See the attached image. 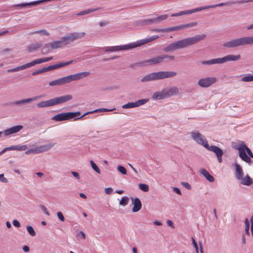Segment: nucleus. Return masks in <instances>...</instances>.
Listing matches in <instances>:
<instances>
[{"mask_svg": "<svg viewBox=\"0 0 253 253\" xmlns=\"http://www.w3.org/2000/svg\"><path fill=\"white\" fill-rule=\"evenodd\" d=\"M206 37L205 34L198 35L194 37L185 38L176 42H172L164 48V51L167 52H171L178 49L184 48L196 44Z\"/></svg>", "mask_w": 253, "mask_h": 253, "instance_id": "obj_1", "label": "nucleus"}, {"mask_svg": "<svg viewBox=\"0 0 253 253\" xmlns=\"http://www.w3.org/2000/svg\"><path fill=\"white\" fill-rule=\"evenodd\" d=\"M159 38V36L155 35L148 38L142 39L137 41L136 42L126 44L124 45L107 46L103 48V50L105 52H114L123 50H127L133 48H135L144 44L151 42Z\"/></svg>", "mask_w": 253, "mask_h": 253, "instance_id": "obj_2", "label": "nucleus"}, {"mask_svg": "<svg viewBox=\"0 0 253 253\" xmlns=\"http://www.w3.org/2000/svg\"><path fill=\"white\" fill-rule=\"evenodd\" d=\"M176 72L171 71H159L149 74L141 80L143 83L172 78L176 75Z\"/></svg>", "mask_w": 253, "mask_h": 253, "instance_id": "obj_3", "label": "nucleus"}, {"mask_svg": "<svg viewBox=\"0 0 253 253\" xmlns=\"http://www.w3.org/2000/svg\"><path fill=\"white\" fill-rule=\"evenodd\" d=\"M238 152L239 157L243 161L249 164L252 163L251 158H253V153L243 141L238 142Z\"/></svg>", "mask_w": 253, "mask_h": 253, "instance_id": "obj_4", "label": "nucleus"}, {"mask_svg": "<svg viewBox=\"0 0 253 253\" xmlns=\"http://www.w3.org/2000/svg\"><path fill=\"white\" fill-rule=\"evenodd\" d=\"M53 59V57H44L42 58H39L36 60H35L30 63H27L25 65L17 67L16 68L13 69H10L7 70V72H17L20 70L25 69L26 68H29L30 67L33 66L36 64H40L43 62H46L49 61Z\"/></svg>", "mask_w": 253, "mask_h": 253, "instance_id": "obj_5", "label": "nucleus"}, {"mask_svg": "<svg viewBox=\"0 0 253 253\" xmlns=\"http://www.w3.org/2000/svg\"><path fill=\"white\" fill-rule=\"evenodd\" d=\"M237 60V56L234 55H228L222 58L212 59L210 60L203 61L202 64L204 65H211L215 64H222L230 61H236Z\"/></svg>", "mask_w": 253, "mask_h": 253, "instance_id": "obj_6", "label": "nucleus"}, {"mask_svg": "<svg viewBox=\"0 0 253 253\" xmlns=\"http://www.w3.org/2000/svg\"><path fill=\"white\" fill-rule=\"evenodd\" d=\"M80 115L81 113L80 112L63 113L54 116L51 119L55 121H62L68 120Z\"/></svg>", "mask_w": 253, "mask_h": 253, "instance_id": "obj_7", "label": "nucleus"}, {"mask_svg": "<svg viewBox=\"0 0 253 253\" xmlns=\"http://www.w3.org/2000/svg\"><path fill=\"white\" fill-rule=\"evenodd\" d=\"M56 143H50L40 146H34L32 148L27 150L25 153L27 155L30 154H39L46 152L50 149Z\"/></svg>", "mask_w": 253, "mask_h": 253, "instance_id": "obj_8", "label": "nucleus"}, {"mask_svg": "<svg viewBox=\"0 0 253 253\" xmlns=\"http://www.w3.org/2000/svg\"><path fill=\"white\" fill-rule=\"evenodd\" d=\"M192 138L198 144L206 147L208 146V141L199 132H191Z\"/></svg>", "mask_w": 253, "mask_h": 253, "instance_id": "obj_9", "label": "nucleus"}, {"mask_svg": "<svg viewBox=\"0 0 253 253\" xmlns=\"http://www.w3.org/2000/svg\"><path fill=\"white\" fill-rule=\"evenodd\" d=\"M85 35L84 32L81 33H70L66 36H65L62 38L64 40V42L66 43V45L68 44L70 42H73L78 39H80L84 37Z\"/></svg>", "mask_w": 253, "mask_h": 253, "instance_id": "obj_10", "label": "nucleus"}, {"mask_svg": "<svg viewBox=\"0 0 253 253\" xmlns=\"http://www.w3.org/2000/svg\"><path fill=\"white\" fill-rule=\"evenodd\" d=\"M72 96L67 94L51 99L53 106L66 103L72 99Z\"/></svg>", "mask_w": 253, "mask_h": 253, "instance_id": "obj_11", "label": "nucleus"}, {"mask_svg": "<svg viewBox=\"0 0 253 253\" xmlns=\"http://www.w3.org/2000/svg\"><path fill=\"white\" fill-rule=\"evenodd\" d=\"M205 148L208 150L212 151L215 154L218 162L219 163H221L222 162V157L223 154V152L220 148L214 145L209 146V144H208V146Z\"/></svg>", "mask_w": 253, "mask_h": 253, "instance_id": "obj_12", "label": "nucleus"}, {"mask_svg": "<svg viewBox=\"0 0 253 253\" xmlns=\"http://www.w3.org/2000/svg\"><path fill=\"white\" fill-rule=\"evenodd\" d=\"M216 79L215 77H209L201 79L198 81V84L202 87H208L215 83Z\"/></svg>", "mask_w": 253, "mask_h": 253, "instance_id": "obj_13", "label": "nucleus"}, {"mask_svg": "<svg viewBox=\"0 0 253 253\" xmlns=\"http://www.w3.org/2000/svg\"><path fill=\"white\" fill-rule=\"evenodd\" d=\"M163 60L164 57H162V55L158 56L142 62L141 63V65L142 66L155 65L163 62Z\"/></svg>", "mask_w": 253, "mask_h": 253, "instance_id": "obj_14", "label": "nucleus"}, {"mask_svg": "<svg viewBox=\"0 0 253 253\" xmlns=\"http://www.w3.org/2000/svg\"><path fill=\"white\" fill-rule=\"evenodd\" d=\"M148 101L147 99H140L135 102H129L126 104L123 105L122 108L124 109L132 108L139 107L145 104Z\"/></svg>", "mask_w": 253, "mask_h": 253, "instance_id": "obj_15", "label": "nucleus"}, {"mask_svg": "<svg viewBox=\"0 0 253 253\" xmlns=\"http://www.w3.org/2000/svg\"><path fill=\"white\" fill-rule=\"evenodd\" d=\"M197 22H192V23H188V24H183V25H179V26H177L166 28V32L181 30L184 28H188V27H192L193 26L197 25Z\"/></svg>", "mask_w": 253, "mask_h": 253, "instance_id": "obj_16", "label": "nucleus"}, {"mask_svg": "<svg viewBox=\"0 0 253 253\" xmlns=\"http://www.w3.org/2000/svg\"><path fill=\"white\" fill-rule=\"evenodd\" d=\"M23 128V126L21 125H18L14 126L4 130L3 131H1L2 133L5 136H8L13 133H15L19 131Z\"/></svg>", "mask_w": 253, "mask_h": 253, "instance_id": "obj_17", "label": "nucleus"}, {"mask_svg": "<svg viewBox=\"0 0 253 253\" xmlns=\"http://www.w3.org/2000/svg\"><path fill=\"white\" fill-rule=\"evenodd\" d=\"M202 7H198L196 8H194L191 10H187L185 11H182L178 13H173L171 15L172 17H175V16H179L183 15H187V14H190L194 12H196L198 11H202Z\"/></svg>", "mask_w": 253, "mask_h": 253, "instance_id": "obj_18", "label": "nucleus"}, {"mask_svg": "<svg viewBox=\"0 0 253 253\" xmlns=\"http://www.w3.org/2000/svg\"><path fill=\"white\" fill-rule=\"evenodd\" d=\"M131 199L133 206L132 209V211L135 212L140 211L142 207V204L140 199L138 198H131Z\"/></svg>", "mask_w": 253, "mask_h": 253, "instance_id": "obj_19", "label": "nucleus"}, {"mask_svg": "<svg viewBox=\"0 0 253 253\" xmlns=\"http://www.w3.org/2000/svg\"><path fill=\"white\" fill-rule=\"evenodd\" d=\"M253 44V37H246L238 39V45Z\"/></svg>", "mask_w": 253, "mask_h": 253, "instance_id": "obj_20", "label": "nucleus"}, {"mask_svg": "<svg viewBox=\"0 0 253 253\" xmlns=\"http://www.w3.org/2000/svg\"><path fill=\"white\" fill-rule=\"evenodd\" d=\"M41 96H35V97H33L32 98L22 99V100H19V101H17L13 103V104L22 105V104H24L25 103H29L32 101L36 100L40 98L41 97Z\"/></svg>", "mask_w": 253, "mask_h": 253, "instance_id": "obj_21", "label": "nucleus"}, {"mask_svg": "<svg viewBox=\"0 0 253 253\" xmlns=\"http://www.w3.org/2000/svg\"><path fill=\"white\" fill-rule=\"evenodd\" d=\"M152 99L154 100H160L167 98L165 89L161 91L155 92L152 95Z\"/></svg>", "mask_w": 253, "mask_h": 253, "instance_id": "obj_22", "label": "nucleus"}, {"mask_svg": "<svg viewBox=\"0 0 253 253\" xmlns=\"http://www.w3.org/2000/svg\"><path fill=\"white\" fill-rule=\"evenodd\" d=\"M167 98L169 96L176 95L178 92V88L175 86H172L169 89H165Z\"/></svg>", "mask_w": 253, "mask_h": 253, "instance_id": "obj_23", "label": "nucleus"}, {"mask_svg": "<svg viewBox=\"0 0 253 253\" xmlns=\"http://www.w3.org/2000/svg\"><path fill=\"white\" fill-rule=\"evenodd\" d=\"M66 79L65 77L62 78L61 79H59L53 81H51L49 83V84L50 86H57V85H62L65 84H66Z\"/></svg>", "mask_w": 253, "mask_h": 253, "instance_id": "obj_24", "label": "nucleus"}, {"mask_svg": "<svg viewBox=\"0 0 253 253\" xmlns=\"http://www.w3.org/2000/svg\"><path fill=\"white\" fill-rule=\"evenodd\" d=\"M66 45V43L64 42V40L62 39L58 41H55L50 43V46L52 48L56 49L58 48H61Z\"/></svg>", "mask_w": 253, "mask_h": 253, "instance_id": "obj_25", "label": "nucleus"}, {"mask_svg": "<svg viewBox=\"0 0 253 253\" xmlns=\"http://www.w3.org/2000/svg\"><path fill=\"white\" fill-rule=\"evenodd\" d=\"M245 223V234L243 235L242 238V242H243V244H245V243H246L245 236L246 235H247L248 236H250V232H249L250 223L247 218L246 219Z\"/></svg>", "mask_w": 253, "mask_h": 253, "instance_id": "obj_26", "label": "nucleus"}, {"mask_svg": "<svg viewBox=\"0 0 253 253\" xmlns=\"http://www.w3.org/2000/svg\"><path fill=\"white\" fill-rule=\"evenodd\" d=\"M200 172L209 181L211 182L214 181V177L206 169H201Z\"/></svg>", "mask_w": 253, "mask_h": 253, "instance_id": "obj_27", "label": "nucleus"}, {"mask_svg": "<svg viewBox=\"0 0 253 253\" xmlns=\"http://www.w3.org/2000/svg\"><path fill=\"white\" fill-rule=\"evenodd\" d=\"M37 106L39 108H45L50 106H53L52 100L51 99L47 101H42L40 103H38L37 104Z\"/></svg>", "mask_w": 253, "mask_h": 253, "instance_id": "obj_28", "label": "nucleus"}, {"mask_svg": "<svg viewBox=\"0 0 253 253\" xmlns=\"http://www.w3.org/2000/svg\"><path fill=\"white\" fill-rule=\"evenodd\" d=\"M241 183L245 185L249 186L253 183V180L250 177L247 175L245 177L241 178Z\"/></svg>", "mask_w": 253, "mask_h": 253, "instance_id": "obj_29", "label": "nucleus"}, {"mask_svg": "<svg viewBox=\"0 0 253 253\" xmlns=\"http://www.w3.org/2000/svg\"><path fill=\"white\" fill-rule=\"evenodd\" d=\"M237 46V40H233L224 43L223 46L227 48H232Z\"/></svg>", "mask_w": 253, "mask_h": 253, "instance_id": "obj_30", "label": "nucleus"}, {"mask_svg": "<svg viewBox=\"0 0 253 253\" xmlns=\"http://www.w3.org/2000/svg\"><path fill=\"white\" fill-rule=\"evenodd\" d=\"M11 150L24 151L27 149L26 145L11 146Z\"/></svg>", "mask_w": 253, "mask_h": 253, "instance_id": "obj_31", "label": "nucleus"}, {"mask_svg": "<svg viewBox=\"0 0 253 253\" xmlns=\"http://www.w3.org/2000/svg\"><path fill=\"white\" fill-rule=\"evenodd\" d=\"M39 3L38 1H33L30 2L28 3H22L20 4H15L13 5L14 7H25L27 6L30 5H35Z\"/></svg>", "mask_w": 253, "mask_h": 253, "instance_id": "obj_32", "label": "nucleus"}, {"mask_svg": "<svg viewBox=\"0 0 253 253\" xmlns=\"http://www.w3.org/2000/svg\"><path fill=\"white\" fill-rule=\"evenodd\" d=\"M66 79L67 83L68 84L71 82L78 81V77L76 74L74 75H71L65 77Z\"/></svg>", "mask_w": 253, "mask_h": 253, "instance_id": "obj_33", "label": "nucleus"}, {"mask_svg": "<svg viewBox=\"0 0 253 253\" xmlns=\"http://www.w3.org/2000/svg\"><path fill=\"white\" fill-rule=\"evenodd\" d=\"M76 74L77 75L78 80H80L89 76L90 73L89 72H83L77 73Z\"/></svg>", "mask_w": 253, "mask_h": 253, "instance_id": "obj_34", "label": "nucleus"}, {"mask_svg": "<svg viewBox=\"0 0 253 253\" xmlns=\"http://www.w3.org/2000/svg\"><path fill=\"white\" fill-rule=\"evenodd\" d=\"M99 9H100V8H97L95 9H88L82 11L78 13L77 14V15L79 16H81V15L88 14L89 13L92 12L93 11H95L99 10Z\"/></svg>", "mask_w": 253, "mask_h": 253, "instance_id": "obj_35", "label": "nucleus"}, {"mask_svg": "<svg viewBox=\"0 0 253 253\" xmlns=\"http://www.w3.org/2000/svg\"><path fill=\"white\" fill-rule=\"evenodd\" d=\"M73 62V60H71L67 62H60L58 64H55L56 68L58 69L62 67L66 66L67 65H68L69 64H72Z\"/></svg>", "mask_w": 253, "mask_h": 253, "instance_id": "obj_36", "label": "nucleus"}, {"mask_svg": "<svg viewBox=\"0 0 253 253\" xmlns=\"http://www.w3.org/2000/svg\"><path fill=\"white\" fill-rule=\"evenodd\" d=\"M226 5V3H220L215 4V5H207V6H202V10H205V9L211 8H214L216 7L222 6H224V5Z\"/></svg>", "mask_w": 253, "mask_h": 253, "instance_id": "obj_37", "label": "nucleus"}, {"mask_svg": "<svg viewBox=\"0 0 253 253\" xmlns=\"http://www.w3.org/2000/svg\"><path fill=\"white\" fill-rule=\"evenodd\" d=\"M138 187L140 190L144 192H148L149 191V186L146 184L140 183Z\"/></svg>", "mask_w": 253, "mask_h": 253, "instance_id": "obj_38", "label": "nucleus"}, {"mask_svg": "<svg viewBox=\"0 0 253 253\" xmlns=\"http://www.w3.org/2000/svg\"><path fill=\"white\" fill-rule=\"evenodd\" d=\"M129 198L127 197H124L120 201V205L125 206L128 204Z\"/></svg>", "mask_w": 253, "mask_h": 253, "instance_id": "obj_39", "label": "nucleus"}, {"mask_svg": "<svg viewBox=\"0 0 253 253\" xmlns=\"http://www.w3.org/2000/svg\"><path fill=\"white\" fill-rule=\"evenodd\" d=\"M168 15L167 14L162 15L156 18L155 21H157V23L160 22L161 21L166 20L168 18Z\"/></svg>", "mask_w": 253, "mask_h": 253, "instance_id": "obj_40", "label": "nucleus"}, {"mask_svg": "<svg viewBox=\"0 0 253 253\" xmlns=\"http://www.w3.org/2000/svg\"><path fill=\"white\" fill-rule=\"evenodd\" d=\"M90 165L91 166L92 168L95 170L97 173L100 174L101 171L97 167V166L95 164V163L93 161H90Z\"/></svg>", "mask_w": 253, "mask_h": 253, "instance_id": "obj_41", "label": "nucleus"}, {"mask_svg": "<svg viewBox=\"0 0 253 253\" xmlns=\"http://www.w3.org/2000/svg\"><path fill=\"white\" fill-rule=\"evenodd\" d=\"M242 81L244 82H252L253 81V75H249L244 77L242 78Z\"/></svg>", "mask_w": 253, "mask_h": 253, "instance_id": "obj_42", "label": "nucleus"}, {"mask_svg": "<svg viewBox=\"0 0 253 253\" xmlns=\"http://www.w3.org/2000/svg\"><path fill=\"white\" fill-rule=\"evenodd\" d=\"M27 231L32 236H34L36 235V233L33 229V228L31 226H28L27 227Z\"/></svg>", "mask_w": 253, "mask_h": 253, "instance_id": "obj_43", "label": "nucleus"}, {"mask_svg": "<svg viewBox=\"0 0 253 253\" xmlns=\"http://www.w3.org/2000/svg\"><path fill=\"white\" fill-rule=\"evenodd\" d=\"M56 69V66H55V65L49 66L46 67H44V68H43V70L44 72H47V71H49L50 70H52L54 69Z\"/></svg>", "mask_w": 253, "mask_h": 253, "instance_id": "obj_44", "label": "nucleus"}, {"mask_svg": "<svg viewBox=\"0 0 253 253\" xmlns=\"http://www.w3.org/2000/svg\"><path fill=\"white\" fill-rule=\"evenodd\" d=\"M118 170L119 172L123 174H126V168L122 166H119L118 167Z\"/></svg>", "mask_w": 253, "mask_h": 253, "instance_id": "obj_45", "label": "nucleus"}, {"mask_svg": "<svg viewBox=\"0 0 253 253\" xmlns=\"http://www.w3.org/2000/svg\"><path fill=\"white\" fill-rule=\"evenodd\" d=\"M34 34H40L42 35L48 36L49 33L45 30H41L34 32Z\"/></svg>", "mask_w": 253, "mask_h": 253, "instance_id": "obj_46", "label": "nucleus"}, {"mask_svg": "<svg viewBox=\"0 0 253 253\" xmlns=\"http://www.w3.org/2000/svg\"><path fill=\"white\" fill-rule=\"evenodd\" d=\"M114 110H115V109H105V108H101V109H98L95 110V111H94L93 112H89V113H93V112H106V111H113Z\"/></svg>", "mask_w": 253, "mask_h": 253, "instance_id": "obj_47", "label": "nucleus"}, {"mask_svg": "<svg viewBox=\"0 0 253 253\" xmlns=\"http://www.w3.org/2000/svg\"><path fill=\"white\" fill-rule=\"evenodd\" d=\"M243 175L242 168L238 165V179H241Z\"/></svg>", "mask_w": 253, "mask_h": 253, "instance_id": "obj_48", "label": "nucleus"}, {"mask_svg": "<svg viewBox=\"0 0 253 253\" xmlns=\"http://www.w3.org/2000/svg\"><path fill=\"white\" fill-rule=\"evenodd\" d=\"M181 185L184 187L185 188H186L188 190H190L191 189V185L188 183V182H182L181 183Z\"/></svg>", "mask_w": 253, "mask_h": 253, "instance_id": "obj_49", "label": "nucleus"}, {"mask_svg": "<svg viewBox=\"0 0 253 253\" xmlns=\"http://www.w3.org/2000/svg\"><path fill=\"white\" fill-rule=\"evenodd\" d=\"M57 215L58 217L61 221H64V220H65L64 217L61 211L57 212Z\"/></svg>", "mask_w": 253, "mask_h": 253, "instance_id": "obj_50", "label": "nucleus"}, {"mask_svg": "<svg viewBox=\"0 0 253 253\" xmlns=\"http://www.w3.org/2000/svg\"><path fill=\"white\" fill-rule=\"evenodd\" d=\"M44 71L43 70V68H42V69H39L35 72H34L33 73H32V75L33 76H35V75H38V74H41V73H43Z\"/></svg>", "mask_w": 253, "mask_h": 253, "instance_id": "obj_51", "label": "nucleus"}, {"mask_svg": "<svg viewBox=\"0 0 253 253\" xmlns=\"http://www.w3.org/2000/svg\"><path fill=\"white\" fill-rule=\"evenodd\" d=\"M192 243L193 246L195 249L197 253H198V248L197 243L196 242L195 239L193 238H192Z\"/></svg>", "mask_w": 253, "mask_h": 253, "instance_id": "obj_52", "label": "nucleus"}, {"mask_svg": "<svg viewBox=\"0 0 253 253\" xmlns=\"http://www.w3.org/2000/svg\"><path fill=\"white\" fill-rule=\"evenodd\" d=\"M162 57H164V60L165 59H168L170 60H173L174 59V56H168L166 55H162Z\"/></svg>", "mask_w": 253, "mask_h": 253, "instance_id": "obj_53", "label": "nucleus"}, {"mask_svg": "<svg viewBox=\"0 0 253 253\" xmlns=\"http://www.w3.org/2000/svg\"><path fill=\"white\" fill-rule=\"evenodd\" d=\"M156 20V18H153V19H146L145 20L146 23L147 24H149V23H157V21H155Z\"/></svg>", "mask_w": 253, "mask_h": 253, "instance_id": "obj_54", "label": "nucleus"}, {"mask_svg": "<svg viewBox=\"0 0 253 253\" xmlns=\"http://www.w3.org/2000/svg\"><path fill=\"white\" fill-rule=\"evenodd\" d=\"M77 236L78 237H81L83 239L85 238V235L83 231H80Z\"/></svg>", "mask_w": 253, "mask_h": 253, "instance_id": "obj_55", "label": "nucleus"}, {"mask_svg": "<svg viewBox=\"0 0 253 253\" xmlns=\"http://www.w3.org/2000/svg\"><path fill=\"white\" fill-rule=\"evenodd\" d=\"M13 224L16 227H19L20 226V222L17 220H14L13 221Z\"/></svg>", "mask_w": 253, "mask_h": 253, "instance_id": "obj_56", "label": "nucleus"}, {"mask_svg": "<svg viewBox=\"0 0 253 253\" xmlns=\"http://www.w3.org/2000/svg\"><path fill=\"white\" fill-rule=\"evenodd\" d=\"M154 32H166V28L165 29H155L152 30Z\"/></svg>", "mask_w": 253, "mask_h": 253, "instance_id": "obj_57", "label": "nucleus"}, {"mask_svg": "<svg viewBox=\"0 0 253 253\" xmlns=\"http://www.w3.org/2000/svg\"><path fill=\"white\" fill-rule=\"evenodd\" d=\"M113 191V189L112 188H106L105 189V192L107 194H110Z\"/></svg>", "mask_w": 253, "mask_h": 253, "instance_id": "obj_58", "label": "nucleus"}, {"mask_svg": "<svg viewBox=\"0 0 253 253\" xmlns=\"http://www.w3.org/2000/svg\"><path fill=\"white\" fill-rule=\"evenodd\" d=\"M251 234L253 237V216H252L251 217Z\"/></svg>", "mask_w": 253, "mask_h": 253, "instance_id": "obj_59", "label": "nucleus"}, {"mask_svg": "<svg viewBox=\"0 0 253 253\" xmlns=\"http://www.w3.org/2000/svg\"><path fill=\"white\" fill-rule=\"evenodd\" d=\"M8 150H11L10 146L4 148L1 152H0V155H2L5 152H6V151H8Z\"/></svg>", "mask_w": 253, "mask_h": 253, "instance_id": "obj_60", "label": "nucleus"}, {"mask_svg": "<svg viewBox=\"0 0 253 253\" xmlns=\"http://www.w3.org/2000/svg\"><path fill=\"white\" fill-rule=\"evenodd\" d=\"M0 179L2 181V182H6L7 180L6 179V178H5L4 177V174H0Z\"/></svg>", "mask_w": 253, "mask_h": 253, "instance_id": "obj_61", "label": "nucleus"}, {"mask_svg": "<svg viewBox=\"0 0 253 253\" xmlns=\"http://www.w3.org/2000/svg\"><path fill=\"white\" fill-rule=\"evenodd\" d=\"M72 174L73 175L74 177H76L78 179H80V175L78 172L75 171H72Z\"/></svg>", "mask_w": 253, "mask_h": 253, "instance_id": "obj_62", "label": "nucleus"}, {"mask_svg": "<svg viewBox=\"0 0 253 253\" xmlns=\"http://www.w3.org/2000/svg\"><path fill=\"white\" fill-rule=\"evenodd\" d=\"M167 224L169 226L171 227L172 228H174V227L173 226V223L171 220H168L167 221Z\"/></svg>", "mask_w": 253, "mask_h": 253, "instance_id": "obj_63", "label": "nucleus"}, {"mask_svg": "<svg viewBox=\"0 0 253 253\" xmlns=\"http://www.w3.org/2000/svg\"><path fill=\"white\" fill-rule=\"evenodd\" d=\"M38 48V47L35 45L33 46H30L29 47V52H32L33 50L36 49Z\"/></svg>", "mask_w": 253, "mask_h": 253, "instance_id": "obj_64", "label": "nucleus"}]
</instances>
